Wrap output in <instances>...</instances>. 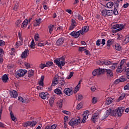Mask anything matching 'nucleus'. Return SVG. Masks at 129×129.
<instances>
[{"mask_svg": "<svg viewBox=\"0 0 129 129\" xmlns=\"http://www.w3.org/2000/svg\"><path fill=\"white\" fill-rule=\"evenodd\" d=\"M100 13L101 15L103 17H107V16H112V15H115V16L118 15V12L117 11V9H116L115 8L114 9V10L101 9Z\"/></svg>", "mask_w": 129, "mask_h": 129, "instance_id": "obj_1", "label": "nucleus"}, {"mask_svg": "<svg viewBox=\"0 0 129 129\" xmlns=\"http://www.w3.org/2000/svg\"><path fill=\"white\" fill-rule=\"evenodd\" d=\"M109 114L111 115L112 116H117V113H116V109L115 110H111V109H109V110H107L106 111V114H104V116H103L102 119H101V120H103L104 119H105Z\"/></svg>", "mask_w": 129, "mask_h": 129, "instance_id": "obj_2", "label": "nucleus"}, {"mask_svg": "<svg viewBox=\"0 0 129 129\" xmlns=\"http://www.w3.org/2000/svg\"><path fill=\"white\" fill-rule=\"evenodd\" d=\"M27 72L26 70L20 69L16 72L15 77L17 79H20V78L25 76Z\"/></svg>", "mask_w": 129, "mask_h": 129, "instance_id": "obj_3", "label": "nucleus"}, {"mask_svg": "<svg viewBox=\"0 0 129 129\" xmlns=\"http://www.w3.org/2000/svg\"><path fill=\"white\" fill-rule=\"evenodd\" d=\"M65 56H62L60 58H59L58 59H55L54 60V63H55L58 67H62L65 65Z\"/></svg>", "mask_w": 129, "mask_h": 129, "instance_id": "obj_4", "label": "nucleus"}, {"mask_svg": "<svg viewBox=\"0 0 129 129\" xmlns=\"http://www.w3.org/2000/svg\"><path fill=\"white\" fill-rule=\"evenodd\" d=\"M80 122H81L79 118L78 119H72L69 121V125H71V126L74 127V126H77V125H78Z\"/></svg>", "mask_w": 129, "mask_h": 129, "instance_id": "obj_5", "label": "nucleus"}, {"mask_svg": "<svg viewBox=\"0 0 129 129\" xmlns=\"http://www.w3.org/2000/svg\"><path fill=\"white\" fill-rule=\"evenodd\" d=\"M125 63H126V60L122 59L121 60V61L120 62V66L117 67L116 70L117 73H121V72L123 71L122 67H123V65Z\"/></svg>", "mask_w": 129, "mask_h": 129, "instance_id": "obj_6", "label": "nucleus"}, {"mask_svg": "<svg viewBox=\"0 0 129 129\" xmlns=\"http://www.w3.org/2000/svg\"><path fill=\"white\" fill-rule=\"evenodd\" d=\"M112 29H117L116 32H119L123 29V25L122 24H118L117 23H112Z\"/></svg>", "mask_w": 129, "mask_h": 129, "instance_id": "obj_7", "label": "nucleus"}, {"mask_svg": "<svg viewBox=\"0 0 129 129\" xmlns=\"http://www.w3.org/2000/svg\"><path fill=\"white\" fill-rule=\"evenodd\" d=\"M37 124L36 121H27L23 123V125L24 127H27L28 126H30V127H33L35 126Z\"/></svg>", "mask_w": 129, "mask_h": 129, "instance_id": "obj_8", "label": "nucleus"}, {"mask_svg": "<svg viewBox=\"0 0 129 129\" xmlns=\"http://www.w3.org/2000/svg\"><path fill=\"white\" fill-rule=\"evenodd\" d=\"M70 36H72V37H73L74 38H75V39H77L79 37L80 35H81V32L80 30L79 31H74L70 33Z\"/></svg>", "mask_w": 129, "mask_h": 129, "instance_id": "obj_9", "label": "nucleus"}, {"mask_svg": "<svg viewBox=\"0 0 129 129\" xmlns=\"http://www.w3.org/2000/svg\"><path fill=\"white\" fill-rule=\"evenodd\" d=\"M18 100L19 102H22V103H30V100H29V99L23 98L21 96H18Z\"/></svg>", "mask_w": 129, "mask_h": 129, "instance_id": "obj_10", "label": "nucleus"}, {"mask_svg": "<svg viewBox=\"0 0 129 129\" xmlns=\"http://www.w3.org/2000/svg\"><path fill=\"white\" fill-rule=\"evenodd\" d=\"M63 92L66 95L68 96H70L73 94V91H72V89L70 88H67L64 89Z\"/></svg>", "mask_w": 129, "mask_h": 129, "instance_id": "obj_11", "label": "nucleus"}, {"mask_svg": "<svg viewBox=\"0 0 129 129\" xmlns=\"http://www.w3.org/2000/svg\"><path fill=\"white\" fill-rule=\"evenodd\" d=\"M89 115V111L88 110L85 111L83 114V119L82 122L83 123H85V120L88 118V116Z\"/></svg>", "mask_w": 129, "mask_h": 129, "instance_id": "obj_12", "label": "nucleus"}, {"mask_svg": "<svg viewBox=\"0 0 129 129\" xmlns=\"http://www.w3.org/2000/svg\"><path fill=\"white\" fill-rule=\"evenodd\" d=\"M116 111L117 113V116H121V115H122V113H123V111H124V108L118 107V108L116 109Z\"/></svg>", "mask_w": 129, "mask_h": 129, "instance_id": "obj_13", "label": "nucleus"}, {"mask_svg": "<svg viewBox=\"0 0 129 129\" xmlns=\"http://www.w3.org/2000/svg\"><path fill=\"white\" fill-rule=\"evenodd\" d=\"M77 26V23H76V21L75 20L72 19V23L69 28V31H72V30H74L75 28H76Z\"/></svg>", "mask_w": 129, "mask_h": 129, "instance_id": "obj_14", "label": "nucleus"}, {"mask_svg": "<svg viewBox=\"0 0 129 129\" xmlns=\"http://www.w3.org/2000/svg\"><path fill=\"white\" fill-rule=\"evenodd\" d=\"M50 96V95H49V94H48L47 92H42V93H39V96L40 97H41V98H42V99H46V98H49V96Z\"/></svg>", "mask_w": 129, "mask_h": 129, "instance_id": "obj_15", "label": "nucleus"}, {"mask_svg": "<svg viewBox=\"0 0 129 129\" xmlns=\"http://www.w3.org/2000/svg\"><path fill=\"white\" fill-rule=\"evenodd\" d=\"M88 30H89V27L87 26H85L82 28L80 31H81V35H84L85 33L88 32Z\"/></svg>", "mask_w": 129, "mask_h": 129, "instance_id": "obj_16", "label": "nucleus"}, {"mask_svg": "<svg viewBox=\"0 0 129 129\" xmlns=\"http://www.w3.org/2000/svg\"><path fill=\"white\" fill-rule=\"evenodd\" d=\"M28 56H29V49H25L21 54V57L22 59H26Z\"/></svg>", "mask_w": 129, "mask_h": 129, "instance_id": "obj_17", "label": "nucleus"}, {"mask_svg": "<svg viewBox=\"0 0 129 129\" xmlns=\"http://www.w3.org/2000/svg\"><path fill=\"white\" fill-rule=\"evenodd\" d=\"M104 71L106 72L107 75V76H109V77L112 78L113 76V72H112V70L110 69H105Z\"/></svg>", "mask_w": 129, "mask_h": 129, "instance_id": "obj_18", "label": "nucleus"}, {"mask_svg": "<svg viewBox=\"0 0 129 129\" xmlns=\"http://www.w3.org/2000/svg\"><path fill=\"white\" fill-rule=\"evenodd\" d=\"M28 24H29V20H28V19H25L22 24L21 28H22V29H26Z\"/></svg>", "mask_w": 129, "mask_h": 129, "instance_id": "obj_19", "label": "nucleus"}, {"mask_svg": "<svg viewBox=\"0 0 129 129\" xmlns=\"http://www.w3.org/2000/svg\"><path fill=\"white\" fill-rule=\"evenodd\" d=\"M92 121L95 123L97 119H98V113H95L92 116Z\"/></svg>", "mask_w": 129, "mask_h": 129, "instance_id": "obj_20", "label": "nucleus"}, {"mask_svg": "<svg viewBox=\"0 0 129 129\" xmlns=\"http://www.w3.org/2000/svg\"><path fill=\"white\" fill-rule=\"evenodd\" d=\"M10 95L11 97H13V98H16V97H18V92L16 90H13L10 92Z\"/></svg>", "mask_w": 129, "mask_h": 129, "instance_id": "obj_21", "label": "nucleus"}, {"mask_svg": "<svg viewBox=\"0 0 129 129\" xmlns=\"http://www.w3.org/2000/svg\"><path fill=\"white\" fill-rule=\"evenodd\" d=\"M63 43H64L63 38H59L56 42L57 46H61V45H63Z\"/></svg>", "mask_w": 129, "mask_h": 129, "instance_id": "obj_22", "label": "nucleus"}, {"mask_svg": "<svg viewBox=\"0 0 129 129\" xmlns=\"http://www.w3.org/2000/svg\"><path fill=\"white\" fill-rule=\"evenodd\" d=\"M42 23V19L39 18L38 19H36L35 22H34V27H37V26H40V25H41V23Z\"/></svg>", "mask_w": 129, "mask_h": 129, "instance_id": "obj_23", "label": "nucleus"}, {"mask_svg": "<svg viewBox=\"0 0 129 129\" xmlns=\"http://www.w3.org/2000/svg\"><path fill=\"white\" fill-rule=\"evenodd\" d=\"M57 127V124H53L52 125L48 124L46 127L45 129H56Z\"/></svg>", "mask_w": 129, "mask_h": 129, "instance_id": "obj_24", "label": "nucleus"}, {"mask_svg": "<svg viewBox=\"0 0 129 129\" xmlns=\"http://www.w3.org/2000/svg\"><path fill=\"white\" fill-rule=\"evenodd\" d=\"M45 79V77L44 76H41L40 81L38 82V84L40 86H42L44 87V79Z\"/></svg>", "mask_w": 129, "mask_h": 129, "instance_id": "obj_25", "label": "nucleus"}, {"mask_svg": "<svg viewBox=\"0 0 129 129\" xmlns=\"http://www.w3.org/2000/svg\"><path fill=\"white\" fill-rule=\"evenodd\" d=\"M2 81L4 82V83H7L9 81V77L7 75V74H5L2 76Z\"/></svg>", "mask_w": 129, "mask_h": 129, "instance_id": "obj_26", "label": "nucleus"}, {"mask_svg": "<svg viewBox=\"0 0 129 129\" xmlns=\"http://www.w3.org/2000/svg\"><path fill=\"white\" fill-rule=\"evenodd\" d=\"M112 101H113V99L110 97H108L106 99L105 104L107 105H109V104H110L112 102Z\"/></svg>", "mask_w": 129, "mask_h": 129, "instance_id": "obj_27", "label": "nucleus"}, {"mask_svg": "<svg viewBox=\"0 0 129 129\" xmlns=\"http://www.w3.org/2000/svg\"><path fill=\"white\" fill-rule=\"evenodd\" d=\"M28 78H31L34 76V71L33 70H30L28 72Z\"/></svg>", "mask_w": 129, "mask_h": 129, "instance_id": "obj_28", "label": "nucleus"}, {"mask_svg": "<svg viewBox=\"0 0 129 129\" xmlns=\"http://www.w3.org/2000/svg\"><path fill=\"white\" fill-rule=\"evenodd\" d=\"M58 83V78H55L54 80L52 81L51 86H56Z\"/></svg>", "mask_w": 129, "mask_h": 129, "instance_id": "obj_29", "label": "nucleus"}, {"mask_svg": "<svg viewBox=\"0 0 129 129\" xmlns=\"http://www.w3.org/2000/svg\"><path fill=\"white\" fill-rule=\"evenodd\" d=\"M82 82V80H81L79 82L78 84L76 87L75 91H76V92H77V91H79V89L80 88V86H81V83Z\"/></svg>", "mask_w": 129, "mask_h": 129, "instance_id": "obj_30", "label": "nucleus"}, {"mask_svg": "<svg viewBox=\"0 0 129 129\" xmlns=\"http://www.w3.org/2000/svg\"><path fill=\"white\" fill-rule=\"evenodd\" d=\"M58 84H60V85L61 86H64L65 81L64 80V78H60V79L58 80Z\"/></svg>", "mask_w": 129, "mask_h": 129, "instance_id": "obj_31", "label": "nucleus"}, {"mask_svg": "<svg viewBox=\"0 0 129 129\" xmlns=\"http://www.w3.org/2000/svg\"><path fill=\"white\" fill-rule=\"evenodd\" d=\"M54 27L55 25H49L48 26V31L49 32V34H51L52 32H53V30H54Z\"/></svg>", "mask_w": 129, "mask_h": 129, "instance_id": "obj_32", "label": "nucleus"}, {"mask_svg": "<svg viewBox=\"0 0 129 129\" xmlns=\"http://www.w3.org/2000/svg\"><path fill=\"white\" fill-rule=\"evenodd\" d=\"M54 101H55V99L54 98V97H51L49 99V103L50 106H53L54 105Z\"/></svg>", "mask_w": 129, "mask_h": 129, "instance_id": "obj_33", "label": "nucleus"}, {"mask_svg": "<svg viewBox=\"0 0 129 129\" xmlns=\"http://www.w3.org/2000/svg\"><path fill=\"white\" fill-rule=\"evenodd\" d=\"M54 93H56L58 95H62V91L59 89L56 88L54 90Z\"/></svg>", "mask_w": 129, "mask_h": 129, "instance_id": "obj_34", "label": "nucleus"}, {"mask_svg": "<svg viewBox=\"0 0 129 129\" xmlns=\"http://www.w3.org/2000/svg\"><path fill=\"white\" fill-rule=\"evenodd\" d=\"M10 116L12 120L13 121H17V118L14 115V113H13V111H10Z\"/></svg>", "mask_w": 129, "mask_h": 129, "instance_id": "obj_35", "label": "nucleus"}, {"mask_svg": "<svg viewBox=\"0 0 129 129\" xmlns=\"http://www.w3.org/2000/svg\"><path fill=\"white\" fill-rule=\"evenodd\" d=\"M124 69H125V73L127 79H129V68L126 69V67H125L123 70H124Z\"/></svg>", "mask_w": 129, "mask_h": 129, "instance_id": "obj_36", "label": "nucleus"}, {"mask_svg": "<svg viewBox=\"0 0 129 129\" xmlns=\"http://www.w3.org/2000/svg\"><path fill=\"white\" fill-rule=\"evenodd\" d=\"M107 8H108L109 9H111L113 6H114V4H113V2H108L107 4Z\"/></svg>", "mask_w": 129, "mask_h": 129, "instance_id": "obj_37", "label": "nucleus"}, {"mask_svg": "<svg viewBox=\"0 0 129 129\" xmlns=\"http://www.w3.org/2000/svg\"><path fill=\"white\" fill-rule=\"evenodd\" d=\"M47 44H48V41H47L44 43H42V42H41L40 41H39L37 44V46H38L39 47H43L45 46V45H47Z\"/></svg>", "mask_w": 129, "mask_h": 129, "instance_id": "obj_38", "label": "nucleus"}, {"mask_svg": "<svg viewBox=\"0 0 129 129\" xmlns=\"http://www.w3.org/2000/svg\"><path fill=\"white\" fill-rule=\"evenodd\" d=\"M118 63H113L112 62V66H110L109 67V68H110L111 69H112V70H114L115 69V68H116V67H117V64Z\"/></svg>", "mask_w": 129, "mask_h": 129, "instance_id": "obj_39", "label": "nucleus"}, {"mask_svg": "<svg viewBox=\"0 0 129 129\" xmlns=\"http://www.w3.org/2000/svg\"><path fill=\"white\" fill-rule=\"evenodd\" d=\"M76 98L78 101L83 99V96L81 94H78L76 95Z\"/></svg>", "mask_w": 129, "mask_h": 129, "instance_id": "obj_40", "label": "nucleus"}, {"mask_svg": "<svg viewBox=\"0 0 129 129\" xmlns=\"http://www.w3.org/2000/svg\"><path fill=\"white\" fill-rule=\"evenodd\" d=\"M111 64H112V62L110 61V60H104V65L108 66L109 65H111Z\"/></svg>", "mask_w": 129, "mask_h": 129, "instance_id": "obj_41", "label": "nucleus"}, {"mask_svg": "<svg viewBox=\"0 0 129 129\" xmlns=\"http://www.w3.org/2000/svg\"><path fill=\"white\" fill-rule=\"evenodd\" d=\"M57 104L59 108H62V106L63 105V100H60L57 102Z\"/></svg>", "mask_w": 129, "mask_h": 129, "instance_id": "obj_42", "label": "nucleus"}, {"mask_svg": "<svg viewBox=\"0 0 129 129\" xmlns=\"http://www.w3.org/2000/svg\"><path fill=\"white\" fill-rule=\"evenodd\" d=\"M115 49L117 51H120L121 50V46H120V45H119L118 44H115Z\"/></svg>", "mask_w": 129, "mask_h": 129, "instance_id": "obj_43", "label": "nucleus"}, {"mask_svg": "<svg viewBox=\"0 0 129 129\" xmlns=\"http://www.w3.org/2000/svg\"><path fill=\"white\" fill-rule=\"evenodd\" d=\"M35 41H34V39H32L31 41V43L30 44L31 49H35Z\"/></svg>", "mask_w": 129, "mask_h": 129, "instance_id": "obj_44", "label": "nucleus"}, {"mask_svg": "<svg viewBox=\"0 0 129 129\" xmlns=\"http://www.w3.org/2000/svg\"><path fill=\"white\" fill-rule=\"evenodd\" d=\"M112 39H109L107 41V47H110L111 46V43H112Z\"/></svg>", "mask_w": 129, "mask_h": 129, "instance_id": "obj_45", "label": "nucleus"}, {"mask_svg": "<svg viewBox=\"0 0 129 129\" xmlns=\"http://www.w3.org/2000/svg\"><path fill=\"white\" fill-rule=\"evenodd\" d=\"M129 42V35H127L124 40V44H127V43H128Z\"/></svg>", "mask_w": 129, "mask_h": 129, "instance_id": "obj_46", "label": "nucleus"}, {"mask_svg": "<svg viewBox=\"0 0 129 129\" xmlns=\"http://www.w3.org/2000/svg\"><path fill=\"white\" fill-rule=\"evenodd\" d=\"M46 67H50V66H52L53 65V61H47L45 64Z\"/></svg>", "mask_w": 129, "mask_h": 129, "instance_id": "obj_47", "label": "nucleus"}, {"mask_svg": "<svg viewBox=\"0 0 129 129\" xmlns=\"http://www.w3.org/2000/svg\"><path fill=\"white\" fill-rule=\"evenodd\" d=\"M39 34L38 33H36L35 35L34 36L35 41H36V42H37V41H39Z\"/></svg>", "mask_w": 129, "mask_h": 129, "instance_id": "obj_48", "label": "nucleus"}, {"mask_svg": "<svg viewBox=\"0 0 129 129\" xmlns=\"http://www.w3.org/2000/svg\"><path fill=\"white\" fill-rule=\"evenodd\" d=\"M86 50V47H79V52H83V51H85Z\"/></svg>", "mask_w": 129, "mask_h": 129, "instance_id": "obj_49", "label": "nucleus"}, {"mask_svg": "<svg viewBox=\"0 0 129 129\" xmlns=\"http://www.w3.org/2000/svg\"><path fill=\"white\" fill-rule=\"evenodd\" d=\"M125 97V94L124 93H123L119 97V100H122V99H123V98H124V97Z\"/></svg>", "mask_w": 129, "mask_h": 129, "instance_id": "obj_50", "label": "nucleus"}, {"mask_svg": "<svg viewBox=\"0 0 129 129\" xmlns=\"http://www.w3.org/2000/svg\"><path fill=\"white\" fill-rule=\"evenodd\" d=\"M77 19L79 21H83V17L81 14H78Z\"/></svg>", "mask_w": 129, "mask_h": 129, "instance_id": "obj_51", "label": "nucleus"}, {"mask_svg": "<svg viewBox=\"0 0 129 129\" xmlns=\"http://www.w3.org/2000/svg\"><path fill=\"white\" fill-rule=\"evenodd\" d=\"M97 64L98 65H104V60H100L97 61Z\"/></svg>", "mask_w": 129, "mask_h": 129, "instance_id": "obj_52", "label": "nucleus"}, {"mask_svg": "<svg viewBox=\"0 0 129 129\" xmlns=\"http://www.w3.org/2000/svg\"><path fill=\"white\" fill-rule=\"evenodd\" d=\"M73 74H74V72H71L69 75L67 77V79H71V77L73 76Z\"/></svg>", "mask_w": 129, "mask_h": 129, "instance_id": "obj_53", "label": "nucleus"}, {"mask_svg": "<svg viewBox=\"0 0 129 129\" xmlns=\"http://www.w3.org/2000/svg\"><path fill=\"white\" fill-rule=\"evenodd\" d=\"M16 45L18 46V47H20V46H22L23 45V41H18L16 42Z\"/></svg>", "mask_w": 129, "mask_h": 129, "instance_id": "obj_54", "label": "nucleus"}, {"mask_svg": "<svg viewBox=\"0 0 129 129\" xmlns=\"http://www.w3.org/2000/svg\"><path fill=\"white\" fill-rule=\"evenodd\" d=\"M92 74L93 76H96V75H98L97 69L94 70L92 72Z\"/></svg>", "mask_w": 129, "mask_h": 129, "instance_id": "obj_55", "label": "nucleus"}, {"mask_svg": "<svg viewBox=\"0 0 129 129\" xmlns=\"http://www.w3.org/2000/svg\"><path fill=\"white\" fill-rule=\"evenodd\" d=\"M120 81L121 82H124V81H126V79L124 77H121L119 78Z\"/></svg>", "mask_w": 129, "mask_h": 129, "instance_id": "obj_56", "label": "nucleus"}, {"mask_svg": "<svg viewBox=\"0 0 129 129\" xmlns=\"http://www.w3.org/2000/svg\"><path fill=\"white\" fill-rule=\"evenodd\" d=\"M21 23H22V20H18L16 21V25L17 27H20V24H21Z\"/></svg>", "mask_w": 129, "mask_h": 129, "instance_id": "obj_57", "label": "nucleus"}, {"mask_svg": "<svg viewBox=\"0 0 129 129\" xmlns=\"http://www.w3.org/2000/svg\"><path fill=\"white\" fill-rule=\"evenodd\" d=\"M101 40L100 39H98L96 42V46H100V44H101Z\"/></svg>", "mask_w": 129, "mask_h": 129, "instance_id": "obj_58", "label": "nucleus"}, {"mask_svg": "<svg viewBox=\"0 0 129 129\" xmlns=\"http://www.w3.org/2000/svg\"><path fill=\"white\" fill-rule=\"evenodd\" d=\"M39 66H40V69H44L45 67H46V64H44V63H41Z\"/></svg>", "mask_w": 129, "mask_h": 129, "instance_id": "obj_59", "label": "nucleus"}, {"mask_svg": "<svg viewBox=\"0 0 129 129\" xmlns=\"http://www.w3.org/2000/svg\"><path fill=\"white\" fill-rule=\"evenodd\" d=\"M97 102V98L96 97H93L92 99V103L95 104Z\"/></svg>", "mask_w": 129, "mask_h": 129, "instance_id": "obj_60", "label": "nucleus"}, {"mask_svg": "<svg viewBox=\"0 0 129 129\" xmlns=\"http://www.w3.org/2000/svg\"><path fill=\"white\" fill-rule=\"evenodd\" d=\"M81 107H82V104L81 103H80L77 106V109L79 110L80 109V108H81Z\"/></svg>", "mask_w": 129, "mask_h": 129, "instance_id": "obj_61", "label": "nucleus"}, {"mask_svg": "<svg viewBox=\"0 0 129 129\" xmlns=\"http://www.w3.org/2000/svg\"><path fill=\"white\" fill-rule=\"evenodd\" d=\"M5 45H6V42L0 39V46H5Z\"/></svg>", "mask_w": 129, "mask_h": 129, "instance_id": "obj_62", "label": "nucleus"}, {"mask_svg": "<svg viewBox=\"0 0 129 129\" xmlns=\"http://www.w3.org/2000/svg\"><path fill=\"white\" fill-rule=\"evenodd\" d=\"M97 71H98V75H101V74H102L103 71L101 70H98L97 69Z\"/></svg>", "mask_w": 129, "mask_h": 129, "instance_id": "obj_63", "label": "nucleus"}, {"mask_svg": "<svg viewBox=\"0 0 129 129\" xmlns=\"http://www.w3.org/2000/svg\"><path fill=\"white\" fill-rule=\"evenodd\" d=\"M124 90H129V85L127 84L124 87Z\"/></svg>", "mask_w": 129, "mask_h": 129, "instance_id": "obj_64", "label": "nucleus"}]
</instances>
